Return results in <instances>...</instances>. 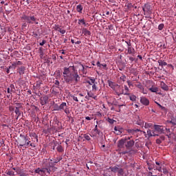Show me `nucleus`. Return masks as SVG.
<instances>
[{
	"mask_svg": "<svg viewBox=\"0 0 176 176\" xmlns=\"http://www.w3.org/2000/svg\"><path fill=\"white\" fill-rule=\"evenodd\" d=\"M63 79L68 85H78L80 82V76L78 74V70L75 69V66L64 67Z\"/></svg>",
	"mask_w": 176,
	"mask_h": 176,
	"instance_id": "f257e3e1",
	"label": "nucleus"
},
{
	"mask_svg": "<svg viewBox=\"0 0 176 176\" xmlns=\"http://www.w3.org/2000/svg\"><path fill=\"white\" fill-rule=\"evenodd\" d=\"M154 130L148 129L147 134L149 137H156L159 134L164 133V126L162 125L155 124L153 126Z\"/></svg>",
	"mask_w": 176,
	"mask_h": 176,
	"instance_id": "f03ea898",
	"label": "nucleus"
},
{
	"mask_svg": "<svg viewBox=\"0 0 176 176\" xmlns=\"http://www.w3.org/2000/svg\"><path fill=\"white\" fill-rule=\"evenodd\" d=\"M21 19V20H24V21L27 22L28 24H39V19H36V17H35L32 14H28V15L23 14Z\"/></svg>",
	"mask_w": 176,
	"mask_h": 176,
	"instance_id": "7ed1b4c3",
	"label": "nucleus"
},
{
	"mask_svg": "<svg viewBox=\"0 0 176 176\" xmlns=\"http://www.w3.org/2000/svg\"><path fill=\"white\" fill-rule=\"evenodd\" d=\"M50 167H52L50 166V162H48L47 164L44 163V168H38L34 170V173L40 176H45L46 173L50 174Z\"/></svg>",
	"mask_w": 176,
	"mask_h": 176,
	"instance_id": "20e7f679",
	"label": "nucleus"
},
{
	"mask_svg": "<svg viewBox=\"0 0 176 176\" xmlns=\"http://www.w3.org/2000/svg\"><path fill=\"white\" fill-rule=\"evenodd\" d=\"M19 146H24V148H28V146H32V143L30 140L28 136L23 135L22 138L19 140Z\"/></svg>",
	"mask_w": 176,
	"mask_h": 176,
	"instance_id": "39448f33",
	"label": "nucleus"
},
{
	"mask_svg": "<svg viewBox=\"0 0 176 176\" xmlns=\"http://www.w3.org/2000/svg\"><path fill=\"white\" fill-rule=\"evenodd\" d=\"M56 111H64L65 113L68 115L69 113V109H68V106H67L66 102H62L60 106H57V109H55Z\"/></svg>",
	"mask_w": 176,
	"mask_h": 176,
	"instance_id": "423d86ee",
	"label": "nucleus"
},
{
	"mask_svg": "<svg viewBox=\"0 0 176 176\" xmlns=\"http://www.w3.org/2000/svg\"><path fill=\"white\" fill-rule=\"evenodd\" d=\"M90 80L92 83V91H97L98 90V82L96 81L94 77H91Z\"/></svg>",
	"mask_w": 176,
	"mask_h": 176,
	"instance_id": "0eeeda50",
	"label": "nucleus"
},
{
	"mask_svg": "<svg viewBox=\"0 0 176 176\" xmlns=\"http://www.w3.org/2000/svg\"><path fill=\"white\" fill-rule=\"evenodd\" d=\"M107 83L109 87H111V89H112L113 90H116V89H120V85L116 84V82H113L109 80L107 81Z\"/></svg>",
	"mask_w": 176,
	"mask_h": 176,
	"instance_id": "6e6552de",
	"label": "nucleus"
},
{
	"mask_svg": "<svg viewBox=\"0 0 176 176\" xmlns=\"http://www.w3.org/2000/svg\"><path fill=\"white\" fill-rule=\"evenodd\" d=\"M140 102L142 105H145V107H148L149 105V100L146 97H140Z\"/></svg>",
	"mask_w": 176,
	"mask_h": 176,
	"instance_id": "1a4fd4ad",
	"label": "nucleus"
},
{
	"mask_svg": "<svg viewBox=\"0 0 176 176\" xmlns=\"http://www.w3.org/2000/svg\"><path fill=\"white\" fill-rule=\"evenodd\" d=\"M113 90L116 96H121V94H124L123 87H122V86H120V88H116V89Z\"/></svg>",
	"mask_w": 176,
	"mask_h": 176,
	"instance_id": "9d476101",
	"label": "nucleus"
},
{
	"mask_svg": "<svg viewBox=\"0 0 176 176\" xmlns=\"http://www.w3.org/2000/svg\"><path fill=\"white\" fill-rule=\"evenodd\" d=\"M40 102L41 105H46L49 102V97L45 96L44 97L41 98Z\"/></svg>",
	"mask_w": 176,
	"mask_h": 176,
	"instance_id": "9b49d317",
	"label": "nucleus"
},
{
	"mask_svg": "<svg viewBox=\"0 0 176 176\" xmlns=\"http://www.w3.org/2000/svg\"><path fill=\"white\" fill-rule=\"evenodd\" d=\"M96 91H93V89H91V91H87L88 97H90L94 100H97V96L95 95Z\"/></svg>",
	"mask_w": 176,
	"mask_h": 176,
	"instance_id": "f8f14e48",
	"label": "nucleus"
},
{
	"mask_svg": "<svg viewBox=\"0 0 176 176\" xmlns=\"http://www.w3.org/2000/svg\"><path fill=\"white\" fill-rule=\"evenodd\" d=\"M142 10L143 12H144V14L145 13H151V5L149 4H145L144 7H142Z\"/></svg>",
	"mask_w": 176,
	"mask_h": 176,
	"instance_id": "ddd939ff",
	"label": "nucleus"
},
{
	"mask_svg": "<svg viewBox=\"0 0 176 176\" xmlns=\"http://www.w3.org/2000/svg\"><path fill=\"white\" fill-rule=\"evenodd\" d=\"M53 29L55 30V31H58V32H60L62 34H64L66 32L65 30L61 29V28H60V26L58 25H54L53 26Z\"/></svg>",
	"mask_w": 176,
	"mask_h": 176,
	"instance_id": "4468645a",
	"label": "nucleus"
},
{
	"mask_svg": "<svg viewBox=\"0 0 176 176\" xmlns=\"http://www.w3.org/2000/svg\"><path fill=\"white\" fill-rule=\"evenodd\" d=\"M134 144H135V142H134V140H129L126 142L125 146L126 149H131V148L134 146Z\"/></svg>",
	"mask_w": 176,
	"mask_h": 176,
	"instance_id": "2eb2a0df",
	"label": "nucleus"
},
{
	"mask_svg": "<svg viewBox=\"0 0 176 176\" xmlns=\"http://www.w3.org/2000/svg\"><path fill=\"white\" fill-rule=\"evenodd\" d=\"M155 169L157 171H159L160 173H162V166H163V164H162V162L160 161H155Z\"/></svg>",
	"mask_w": 176,
	"mask_h": 176,
	"instance_id": "dca6fc26",
	"label": "nucleus"
},
{
	"mask_svg": "<svg viewBox=\"0 0 176 176\" xmlns=\"http://www.w3.org/2000/svg\"><path fill=\"white\" fill-rule=\"evenodd\" d=\"M18 72L21 78V76H23L24 74H25V67L21 66L18 68Z\"/></svg>",
	"mask_w": 176,
	"mask_h": 176,
	"instance_id": "f3484780",
	"label": "nucleus"
},
{
	"mask_svg": "<svg viewBox=\"0 0 176 176\" xmlns=\"http://www.w3.org/2000/svg\"><path fill=\"white\" fill-rule=\"evenodd\" d=\"M109 170H111V173H116L120 170V168L119 165H116L114 166H110Z\"/></svg>",
	"mask_w": 176,
	"mask_h": 176,
	"instance_id": "a211bd4d",
	"label": "nucleus"
},
{
	"mask_svg": "<svg viewBox=\"0 0 176 176\" xmlns=\"http://www.w3.org/2000/svg\"><path fill=\"white\" fill-rule=\"evenodd\" d=\"M124 142H125V140L123 139H121L120 140H119L118 143V148H119V149H122V148L124 146Z\"/></svg>",
	"mask_w": 176,
	"mask_h": 176,
	"instance_id": "6ab92c4d",
	"label": "nucleus"
},
{
	"mask_svg": "<svg viewBox=\"0 0 176 176\" xmlns=\"http://www.w3.org/2000/svg\"><path fill=\"white\" fill-rule=\"evenodd\" d=\"M111 104V105H115L116 107H118L119 108H120L121 107H125L126 104L124 102L122 103H120L119 102V99L118 100V102H113V103H110Z\"/></svg>",
	"mask_w": 176,
	"mask_h": 176,
	"instance_id": "aec40b11",
	"label": "nucleus"
},
{
	"mask_svg": "<svg viewBox=\"0 0 176 176\" xmlns=\"http://www.w3.org/2000/svg\"><path fill=\"white\" fill-rule=\"evenodd\" d=\"M93 131H94V134L93 135H91V137H96V134H98V135H100V130H98V126L96 125L95 128L93 129Z\"/></svg>",
	"mask_w": 176,
	"mask_h": 176,
	"instance_id": "412c9836",
	"label": "nucleus"
},
{
	"mask_svg": "<svg viewBox=\"0 0 176 176\" xmlns=\"http://www.w3.org/2000/svg\"><path fill=\"white\" fill-rule=\"evenodd\" d=\"M128 54H132V56H134L135 54V50H134L133 47H128Z\"/></svg>",
	"mask_w": 176,
	"mask_h": 176,
	"instance_id": "4be33fe9",
	"label": "nucleus"
},
{
	"mask_svg": "<svg viewBox=\"0 0 176 176\" xmlns=\"http://www.w3.org/2000/svg\"><path fill=\"white\" fill-rule=\"evenodd\" d=\"M161 89H162V90H164L165 91H167V90H168V86H167V85H166V83H164V82H161Z\"/></svg>",
	"mask_w": 176,
	"mask_h": 176,
	"instance_id": "5701e85b",
	"label": "nucleus"
},
{
	"mask_svg": "<svg viewBox=\"0 0 176 176\" xmlns=\"http://www.w3.org/2000/svg\"><path fill=\"white\" fill-rule=\"evenodd\" d=\"M162 134H166L168 138H170V136L171 135V132L170 131V129H167L164 127V133H162Z\"/></svg>",
	"mask_w": 176,
	"mask_h": 176,
	"instance_id": "b1692460",
	"label": "nucleus"
},
{
	"mask_svg": "<svg viewBox=\"0 0 176 176\" xmlns=\"http://www.w3.org/2000/svg\"><path fill=\"white\" fill-rule=\"evenodd\" d=\"M14 113L17 115L16 119H19V118L21 116V113L20 112V109L19 107L15 108Z\"/></svg>",
	"mask_w": 176,
	"mask_h": 176,
	"instance_id": "393cba45",
	"label": "nucleus"
},
{
	"mask_svg": "<svg viewBox=\"0 0 176 176\" xmlns=\"http://www.w3.org/2000/svg\"><path fill=\"white\" fill-rule=\"evenodd\" d=\"M82 69L79 70L80 72H81L83 75H86V68H87V66L84 67L83 65H81Z\"/></svg>",
	"mask_w": 176,
	"mask_h": 176,
	"instance_id": "a878e982",
	"label": "nucleus"
},
{
	"mask_svg": "<svg viewBox=\"0 0 176 176\" xmlns=\"http://www.w3.org/2000/svg\"><path fill=\"white\" fill-rule=\"evenodd\" d=\"M149 90L151 91V93H157V91H159V88L156 87H152L149 88Z\"/></svg>",
	"mask_w": 176,
	"mask_h": 176,
	"instance_id": "bb28decb",
	"label": "nucleus"
},
{
	"mask_svg": "<svg viewBox=\"0 0 176 176\" xmlns=\"http://www.w3.org/2000/svg\"><path fill=\"white\" fill-rule=\"evenodd\" d=\"M82 31V34H84V35H87V36L91 35V33L90 32V31H89L86 28H83Z\"/></svg>",
	"mask_w": 176,
	"mask_h": 176,
	"instance_id": "cd10ccee",
	"label": "nucleus"
},
{
	"mask_svg": "<svg viewBox=\"0 0 176 176\" xmlns=\"http://www.w3.org/2000/svg\"><path fill=\"white\" fill-rule=\"evenodd\" d=\"M76 10L78 13H82V10H83V6H82V5H78L76 6Z\"/></svg>",
	"mask_w": 176,
	"mask_h": 176,
	"instance_id": "c85d7f7f",
	"label": "nucleus"
},
{
	"mask_svg": "<svg viewBox=\"0 0 176 176\" xmlns=\"http://www.w3.org/2000/svg\"><path fill=\"white\" fill-rule=\"evenodd\" d=\"M158 64L162 68H163V67H166V65H167V63H166V62H164V60H158Z\"/></svg>",
	"mask_w": 176,
	"mask_h": 176,
	"instance_id": "c756f323",
	"label": "nucleus"
},
{
	"mask_svg": "<svg viewBox=\"0 0 176 176\" xmlns=\"http://www.w3.org/2000/svg\"><path fill=\"white\" fill-rule=\"evenodd\" d=\"M117 173H118V176H124V170H123V168H120Z\"/></svg>",
	"mask_w": 176,
	"mask_h": 176,
	"instance_id": "7c9ffc66",
	"label": "nucleus"
},
{
	"mask_svg": "<svg viewBox=\"0 0 176 176\" xmlns=\"http://www.w3.org/2000/svg\"><path fill=\"white\" fill-rule=\"evenodd\" d=\"M124 90H125V93H124L123 94H124V96H130V94L129 93V87H127V85H124Z\"/></svg>",
	"mask_w": 176,
	"mask_h": 176,
	"instance_id": "2f4dec72",
	"label": "nucleus"
},
{
	"mask_svg": "<svg viewBox=\"0 0 176 176\" xmlns=\"http://www.w3.org/2000/svg\"><path fill=\"white\" fill-rule=\"evenodd\" d=\"M9 87L10 89L11 93H16V87H14V85L11 84Z\"/></svg>",
	"mask_w": 176,
	"mask_h": 176,
	"instance_id": "473e14b6",
	"label": "nucleus"
},
{
	"mask_svg": "<svg viewBox=\"0 0 176 176\" xmlns=\"http://www.w3.org/2000/svg\"><path fill=\"white\" fill-rule=\"evenodd\" d=\"M129 100H131V101H136L137 96H135V95L131 94L129 96Z\"/></svg>",
	"mask_w": 176,
	"mask_h": 176,
	"instance_id": "72a5a7b5",
	"label": "nucleus"
},
{
	"mask_svg": "<svg viewBox=\"0 0 176 176\" xmlns=\"http://www.w3.org/2000/svg\"><path fill=\"white\" fill-rule=\"evenodd\" d=\"M58 152L63 153L64 152V148H63V146L58 145L56 148Z\"/></svg>",
	"mask_w": 176,
	"mask_h": 176,
	"instance_id": "f704fd0d",
	"label": "nucleus"
},
{
	"mask_svg": "<svg viewBox=\"0 0 176 176\" xmlns=\"http://www.w3.org/2000/svg\"><path fill=\"white\" fill-rule=\"evenodd\" d=\"M153 168H155V164H148V169L149 170V171H151V170H153Z\"/></svg>",
	"mask_w": 176,
	"mask_h": 176,
	"instance_id": "c9c22d12",
	"label": "nucleus"
},
{
	"mask_svg": "<svg viewBox=\"0 0 176 176\" xmlns=\"http://www.w3.org/2000/svg\"><path fill=\"white\" fill-rule=\"evenodd\" d=\"M78 24L80 25L82 24V25H86V21H85V19H78Z\"/></svg>",
	"mask_w": 176,
	"mask_h": 176,
	"instance_id": "e433bc0d",
	"label": "nucleus"
},
{
	"mask_svg": "<svg viewBox=\"0 0 176 176\" xmlns=\"http://www.w3.org/2000/svg\"><path fill=\"white\" fill-rule=\"evenodd\" d=\"M22 64H23V63L21 61L19 60V61H16V62L12 63V67H16V65H21Z\"/></svg>",
	"mask_w": 176,
	"mask_h": 176,
	"instance_id": "4c0bfd02",
	"label": "nucleus"
},
{
	"mask_svg": "<svg viewBox=\"0 0 176 176\" xmlns=\"http://www.w3.org/2000/svg\"><path fill=\"white\" fill-rule=\"evenodd\" d=\"M152 127V123H145L144 129H151Z\"/></svg>",
	"mask_w": 176,
	"mask_h": 176,
	"instance_id": "58836bf2",
	"label": "nucleus"
},
{
	"mask_svg": "<svg viewBox=\"0 0 176 176\" xmlns=\"http://www.w3.org/2000/svg\"><path fill=\"white\" fill-rule=\"evenodd\" d=\"M83 137L85 140H87V141H90L91 140V138H90V136L87 134H84Z\"/></svg>",
	"mask_w": 176,
	"mask_h": 176,
	"instance_id": "ea45409f",
	"label": "nucleus"
},
{
	"mask_svg": "<svg viewBox=\"0 0 176 176\" xmlns=\"http://www.w3.org/2000/svg\"><path fill=\"white\" fill-rule=\"evenodd\" d=\"M127 133H129V134L134 135V134H135V129H127Z\"/></svg>",
	"mask_w": 176,
	"mask_h": 176,
	"instance_id": "a19ab883",
	"label": "nucleus"
},
{
	"mask_svg": "<svg viewBox=\"0 0 176 176\" xmlns=\"http://www.w3.org/2000/svg\"><path fill=\"white\" fill-rule=\"evenodd\" d=\"M164 28V23H160L159 25H158V30L160 31H162V30H163Z\"/></svg>",
	"mask_w": 176,
	"mask_h": 176,
	"instance_id": "79ce46f5",
	"label": "nucleus"
},
{
	"mask_svg": "<svg viewBox=\"0 0 176 176\" xmlns=\"http://www.w3.org/2000/svg\"><path fill=\"white\" fill-rule=\"evenodd\" d=\"M140 93H142L143 94H148V91H146V89H145V88H144V87L142 88V89L140 90Z\"/></svg>",
	"mask_w": 176,
	"mask_h": 176,
	"instance_id": "37998d69",
	"label": "nucleus"
},
{
	"mask_svg": "<svg viewBox=\"0 0 176 176\" xmlns=\"http://www.w3.org/2000/svg\"><path fill=\"white\" fill-rule=\"evenodd\" d=\"M135 87H138V89H140V90L144 87V86L141 85V82H139L138 84L135 85Z\"/></svg>",
	"mask_w": 176,
	"mask_h": 176,
	"instance_id": "c03bdc74",
	"label": "nucleus"
},
{
	"mask_svg": "<svg viewBox=\"0 0 176 176\" xmlns=\"http://www.w3.org/2000/svg\"><path fill=\"white\" fill-rule=\"evenodd\" d=\"M107 121L109 122V123H110V124H113V123H115V122H116V120H114L113 119H111V118H108Z\"/></svg>",
	"mask_w": 176,
	"mask_h": 176,
	"instance_id": "a18cd8bd",
	"label": "nucleus"
},
{
	"mask_svg": "<svg viewBox=\"0 0 176 176\" xmlns=\"http://www.w3.org/2000/svg\"><path fill=\"white\" fill-rule=\"evenodd\" d=\"M126 8H128V9H131V8H134V6L131 3H128L126 4Z\"/></svg>",
	"mask_w": 176,
	"mask_h": 176,
	"instance_id": "49530a36",
	"label": "nucleus"
},
{
	"mask_svg": "<svg viewBox=\"0 0 176 176\" xmlns=\"http://www.w3.org/2000/svg\"><path fill=\"white\" fill-rule=\"evenodd\" d=\"M114 131H118L117 134L119 135V134H122V131H120V129H119L118 127H114Z\"/></svg>",
	"mask_w": 176,
	"mask_h": 176,
	"instance_id": "de8ad7c7",
	"label": "nucleus"
},
{
	"mask_svg": "<svg viewBox=\"0 0 176 176\" xmlns=\"http://www.w3.org/2000/svg\"><path fill=\"white\" fill-rule=\"evenodd\" d=\"M70 97L72 98H73L74 101H76V102H78L79 101V100H78V97L74 96V95H70Z\"/></svg>",
	"mask_w": 176,
	"mask_h": 176,
	"instance_id": "09e8293b",
	"label": "nucleus"
},
{
	"mask_svg": "<svg viewBox=\"0 0 176 176\" xmlns=\"http://www.w3.org/2000/svg\"><path fill=\"white\" fill-rule=\"evenodd\" d=\"M136 124H138L139 126H142V124H144V122H142V120H139L137 121Z\"/></svg>",
	"mask_w": 176,
	"mask_h": 176,
	"instance_id": "8fccbe9b",
	"label": "nucleus"
},
{
	"mask_svg": "<svg viewBox=\"0 0 176 176\" xmlns=\"http://www.w3.org/2000/svg\"><path fill=\"white\" fill-rule=\"evenodd\" d=\"M19 176H28V174L25 173L23 172L18 173Z\"/></svg>",
	"mask_w": 176,
	"mask_h": 176,
	"instance_id": "3c124183",
	"label": "nucleus"
},
{
	"mask_svg": "<svg viewBox=\"0 0 176 176\" xmlns=\"http://www.w3.org/2000/svg\"><path fill=\"white\" fill-rule=\"evenodd\" d=\"M162 171H163V173H164V174H168V170H167V168H164L162 169Z\"/></svg>",
	"mask_w": 176,
	"mask_h": 176,
	"instance_id": "603ef678",
	"label": "nucleus"
},
{
	"mask_svg": "<svg viewBox=\"0 0 176 176\" xmlns=\"http://www.w3.org/2000/svg\"><path fill=\"white\" fill-rule=\"evenodd\" d=\"M8 175H15L14 173L12 170H10L7 173Z\"/></svg>",
	"mask_w": 176,
	"mask_h": 176,
	"instance_id": "864d4df0",
	"label": "nucleus"
},
{
	"mask_svg": "<svg viewBox=\"0 0 176 176\" xmlns=\"http://www.w3.org/2000/svg\"><path fill=\"white\" fill-rule=\"evenodd\" d=\"M9 110L10 111V112H13V111H15L14 107H13V106H10V107H9Z\"/></svg>",
	"mask_w": 176,
	"mask_h": 176,
	"instance_id": "5fc2aeb1",
	"label": "nucleus"
},
{
	"mask_svg": "<svg viewBox=\"0 0 176 176\" xmlns=\"http://www.w3.org/2000/svg\"><path fill=\"white\" fill-rule=\"evenodd\" d=\"M159 139L161 140V142H163V141L166 140V138L164 137V135H161Z\"/></svg>",
	"mask_w": 176,
	"mask_h": 176,
	"instance_id": "6e6d98bb",
	"label": "nucleus"
},
{
	"mask_svg": "<svg viewBox=\"0 0 176 176\" xmlns=\"http://www.w3.org/2000/svg\"><path fill=\"white\" fill-rule=\"evenodd\" d=\"M162 142V140H160L159 138L156 140V144H157L158 145H160Z\"/></svg>",
	"mask_w": 176,
	"mask_h": 176,
	"instance_id": "4d7b16f0",
	"label": "nucleus"
},
{
	"mask_svg": "<svg viewBox=\"0 0 176 176\" xmlns=\"http://www.w3.org/2000/svg\"><path fill=\"white\" fill-rule=\"evenodd\" d=\"M127 84H128V86L129 87H133V83H131V82H130V80H128L127 81Z\"/></svg>",
	"mask_w": 176,
	"mask_h": 176,
	"instance_id": "13d9d810",
	"label": "nucleus"
},
{
	"mask_svg": "<svg viewBox=\"0 0 176 176\" xmlns=\"http://www.w3.org/2000/svg\"><path fill=\"white\" fill-rule=\"evenodd\" d=\"M46 43V40H43L41 43H40V46H43Z\"/></svg>",
	"mask_w": 176,
	"mask_h": 176,
	"instance_id": "bf43d9fd",
	"label": "nucleus"
},
{
	"mask_svg": "<svg viewBox=\"0 0 176 176\" xmlns=\"http://www.w3.org/2000/svg\"><path fill=\"white\" fill-rule=\"evenodd\" d=\"M96 65H97V67H99V68H101L102 64H101V63H100V61H98V62L96 63Z\"/></svg>",
	"mask_w": 176,
	"mask_h": 176,
	"instance_id": "052dcab7",
	"label": "nucleus"
},
{
	"mask_svg": "<svg viewBox=\"0 0 176 176\" xmlns=\"http://www.w3.org/2000/svg\"><path fill=\"white\" fill-rule=\"evenodd\" d=\"M54 85H56V86H60V81H58V80H55V82H54Z\"/></svg>",
	"mask_w": 176,
	"mask_h": 176,
	"instance_id": "680f3d73",
	"label": "nucleus"
},
{
	"mask_svg": "<svg viewBox=\"0 0 176 176\" xmlns=\"http://www.w3.org/2000/svg\"><path fill=\"white\" fill-rule=\"evenodd\" d=\"M103 175L104 176H111V174H109V173H108V172H104Z\"/></svg>",
	"mask_w": 176,
	"mask_h": 176,
	"instance_id": "e2e57ef3",
	"label": "nucleus"
},
{
	"mask_svg": "<svg viewBox=\"0 0 176 176\" xmlns=\"http://www.w3.org/2000/svg\"><path fill=\"white\" fill-rule=\"evenodd\" d=\"M109 30H110V31H112V30H113V25H109Z\"/></svg>",
	"mask_w": 176,
	"mask_h": 176,
	"instance_id": "0e129e2a",
	"label": "nucleus"
},
{
	"mask_svg": "<svg viewBox=\"0 0 176 176\" xmlns=\"http://www.w3.org/2000/svg\"><path fill=\"white\" fill-rule=\"evenodd\" d=\"M158 107L161 109H166V108L164 107H163V106H162V104H158Z\"/></svg>",
	"mask_w": 176,
	"mask_h": 176,
	"instance_id": "69168bd1",
	"label": "nucleus"
},
{
	"mask_svg": "<svg viewBox=\"0 0 176 176\" xmlns=\"http://www.w3.org/2000/svg\"><path fill=\"white\" fill-rule=\"evenodd\" d=\"M87 83H88L89 85V86H92L93 85V84L91 83V80H90V78H89V80L87 81Z\"/></svg>",
	"mask_w": 176,
	"mask_h": 176,
	"instance_id": "338daca9",
	"label": "nucleus"
},
{
	"mask_svg": "<svg viewBox=\"0 0 176 176\" xmlns=\"http://www.w3.org/2000/svg\"><path fill=\"white\" fill-rule=\"evenodd\" d=\"M170 123H172V124H176V120H172L170 121Z\"/></svg>",
	"mask_w": 176,
	"mask_h": 176,
	"instance_id": "774afa93",
	"label": "nucleus"
}]
</instances>
